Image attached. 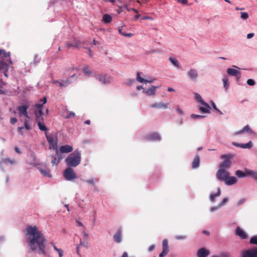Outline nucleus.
<instances>
[{"label": "nucleus", "mask_w": 257, "mask_h": 257, "mask_svg": "<svg viewBox=\"0 0 257 257\" xmlns=\"http://www.w3.org/2000/svg\"><path fill=\"white\" fill-rule=\"evenodd\" d=\"M162 251L159 254V257L165 256L169 252L168 243L167 239H164L162 242Z\"/></svg>", "instance_id": "obj_9"}, {"label": "nucleus", "mask_w": 257, "mask_h": 257, "mask_svg": "<svg viewBox=\"0 0 257 257\" xmlns=\"http://www.w3.org/2000/svg\"><path fill=\"white\" fill-rule=\"evenodd\" d=\"M235 233L237 235L240 237L242 239H245L247 235L246 233L239 227H237L235 230Z\"/></svg>", "instance_id": "obj_20"}, {"label": "nucleus", "mask_w": 257, "mask_h": 257, "mask_svg": "<svg viewBox=\"0 0 257 257\" xmlns=\"http://www.w3.org/2000/svg\"><path fill=\"white\" fill-rule=\"evenodd\" d=\"M248 174L252 176L255 180L257 181V172H253L252 171H248Z\"/></svg>", "instance_id": "obj_40"}, {"label": "nucleus", "mask_w": 257, "mask_h": 257, "mask_svg": "<svg viewBox=\"0 0 257 257\" xmlns=\"http://www.w3.org/2000/svg\"><path fill=\"white\" fill-rule=\"evenodd\" d=\"M82 71L83 73L87 76H89L92 73L91 71L89 69L87 66L84 67Z\"/></svg>", "instance_id": "obj_35"}, {"label": "nucleus", "mask_w": 257, "mask_h": 257, "mask_svg": "<svg viewBox=\"0 0 257 257\" xmlns=\"http://www.w3.org/2000/svg\"><path fill=\"white\" fill-rule=\"evenodd\" d=\"M176 110L180 114L182 115L183 114V110L178 106L177 107Z\"/></svg>", "instance_id": "obj_56"}, {"label": "nucleus", "mask_w": 257, "mask_h": 257, "mask_svg": "<svg viewBox=\"0 0 257 257\" xmlns=\"http://www.w3.org/2000/svg\"><path fill=\"white\" fill-rule=\"evenodd\" d=\"M211 105L213 108V109L215 110H217V108L215 104V103L213 101H211Z\"/></svg>", "instance_id": "obj_60"}, {"label": "nucleus", "mask_w": 257, "mask_h": 257, "mask_svg": "<svg viewBox=\"0 0 257 257\" xmlns=\"http://www.w3.org/2000/svg\"><path fill=\"white\" fill-rule=\"evenodd\" d=\"M27 241L31 250L34 251L39 249L40 253L46 254L45 250L46 239L43 234L35 226H29L26 229Z\"/></svg>", "instance_id": "obj_1"}, {"label": "nucleus", "mask_w": 257, "mask_h": 257, "mask_svg": "<svg viewBox=\"0 0 257 257\" xmlns=\"http://www.w3.org/2000/svg\"><path fill=\"white\" fill-rule=\"evenodd\" d=\"M250 243L257 245V236L252 237L249 241Z\"/></svg>", "instance_id": "obj_39"}, {"label": "nucleus", "mask_w": 257, "mask_h": 257, "mask_svg": "<svg viewBox=\"0 0 257 257\" xmlns=\"http://www.w3.org/2000/svg\"><path fill=\"white\" fill-rule=\"evenodd\" d=\"M46 137L49 144V149H57V136L54 134H48L45 133Z\"/></svg>", "instance_id": "obj_3"}, {"label": "nucleus", "mask_w": 257, "mask_h": 257, "mask_svg": "<svg viewBox=\"0 0 257 257\" xmlns=\"http://www.w3.org/2000/svg\"><path fill=\"white\" fill-rule=\"evenodd\" d=\"M62 154V153H60V151H59L58 149L56 150V155L59 161L64 158Z\"/></svg>", "instance_id": "obj_37"}, {"label": "nucleus", "mask_w": 257, "mask_h": 257, "mask_svg": "<svg viewBox=\"0 0 257 257\" xmlns=\"http://www.w3.org/2000/svg\"><path fill=\"white\" fill-rule=\"evenodd\" d=\"M220 257H231L230 255L227 253H222Z\"/></svg>", "instance_id": "obj_53"}, {"label": "nucleus", "mask_w": 257, "mask_h": 257, "mask_svg": "<svg viewBox=\"0 0 257 257\" xmlns=\"http://www.w3.org/2000/svg\"><path fill=\"white\" fill-rule=\"evenodd\" d=\"M113 239L117 243H120L121 241V231L120 229L117 230L113 235Z\"/></svg>", "instance_id": "obj_21"}, {"label": "nucleus", "mask_w": 257, "mask_h": 257, "mask_svg": "<svg viewBox=\"0 0 257 257\" xmlns=\"http://www.w3.org/2000/svg\"><path fill=\"white\" fill-rule=\"evenodd\" d=\"M76 222L78 226H83V224L81 221L76 220Z\"/></svg>", "instance_id": "obj_63"}, {"label": "nucleus", "mask_w": 257, "mask_h": 257, "mask_svg": "<svg viewBox=\"0 0 257 257\" xmlns=\"http://www.w3.org/2000/svg\"><path fill=\"white\" fill-rule=\"evenodd\" d=\"M222 81L223 83V86L224 88L227 90L229 87V83H228V79L226 77H224L222 79Z\"/></svg>", "instance_id": "obj_36"}, {"label": "nucleus", "mask_w": 257, "mask_h": 257, "mask_svg": "<svg viewBox=\"0 0 257 257\" xmlns=\"http://www.w3.org/2000/svg\"><path fill=\"white\" fill-rule=\"evenodd\" d=\"M59 151L61 153H68L73 151V147L71 146L66 145L61 146Z\"/></svg>", "instance_id": "obj_17"}, {"label": "nucleus", "mask_w": 257, "mask_h": 257, "mask_svg": "<svg viewBox=\"0 0 257 257\" xmlns=\"http://www.w3.org/2000/svg\"><path fill=\"white\" fill-rule=\"evenodd\" d=\"M248 133L249 134H252L253 133L252 130L250 128L248 125H246L244 126L241 130L235 132L233 134V136H235L241 134H243L244 133Z\"/></svg>", "instance_id": "obj_16"}, {"label": "nucleus", "mask_w": 257, "mask_h": 257, "mask_svg": "<svg viewBox=\"0 0 257 257\" xmlns=\"http://www.w3.org/2000/svg\"><path fill=\"white\" fill-rule=\"evenodd\" d=\"M98 179L97 178H92L90 179H88L85 181V182L86 183H87L88 184H90V185H91L92 186H94L95 182H98Z\"/></svg>", "instance_id": "obj_34"}, {"label": "nucleus", "mask_w": 257, "mask_h": 257, "mask_svg": "<svg viewBox=\"0 0 257 257\" xmlns=\"http://www.w3.org/2000/svg\"><path fill=\"white\" fill-rule=\"evenodd\" d=\"M169 103H164L163 102H155L152 104L150 107L152 108L158 109H166L168 108Z\"/></svg>", "instance_id": "obj_13"}, {"label": "nucleus", "mask_w": 257, "mask_h": 257, "mask_svg": "<svg viewBox=\"0 0 257 257\" xmlns=\"http://www.w3.org/2000/svg\"><path fill=\"white\" fill-rule=\"evenodd\" d=\"M209 107H200L199 108V109L204 113H210V111L208 109Z\"/></svg>", "instance_id": "obj_44"}, {"label": "nucleus", "mask_w": 257, "mask_h": 257, "mask_svg": "<svg viewBox=\"0 0 257 257\" xmlns=\"http://www.w3.org/2000/svg\"><path fill=\"white\" fill-rule=\"evenodd\" d=\"M247 84L250 86H253L255 84V81L251 79H249L247 80Z\"/></svg>", "instance_id": "obj_46"}, {"label": "nucleus", "mask_w": 257, "mask_h": 257, "mask_svg": "<svg viewBox=\"0 0 257 257\" xmlns=\"http://www.w3.org/2000/svg\"><path fill=\"white\" fill-rule=\"evenodd\" d=\"M209 254V250L204 247L200 248L197 252L198 257H207Z\"/></svg>", "instance_id": "obj_14"}, {"label": "nucleus", "mask_w": 257, "mask_h": 257, "mask_svg": "<svg viewBox=\"0 0 257 257\" xmlns=\"http://www.w3.org/2000/svg\"><path fill=\"white\" fill-rule=\"evenodd\" d=\"M44 104L43 103L42 104H36L34 106L35 108H36V109H41L42 110L43 108V105Z\"/></svg>", "instance_id": "obj_47"}, {"label": "nucleus", "mask_w": 257, "mask_h": 257, "mask_svg": "<svg viewBox=\"0 0 257 257\" xmlns=\"http://www.w3.org/2000/svg\"><path fill=\"white\" fill-rule=\"evenodd\" d=\"M186 238L185 235H178L175 236V238L177 240H183Z\"/></svg>", "instance_id": "obj_43"}, {"label": "nucleus", "mask_w": 257, "mask_h": 257, "mask_svg": "<svg viewBox=\"0 0 257 257\" xmlns=\"http://www.w3.org/2000/svg\"><path fill=\"white\" fill-rule=\"evenodd\" d=\"M57 252L59 253V257H62L63 256V251L61 249H60L59 250H58V251Z\"/></svg>", "instance_id": "obj_57"}, {"label": "nucleus", "mask_w": 257, "mask_h": 257, "mask_svg": "<svg viewBox=\"0 0 257 257\" xmlns=\"http://www.w3.org/2000/svg\"><path fill=\"white\" fill-rule=\"evenodd\" d=\"M39 171L44 176L50 177L51 176L50 174L49 170H45L43 169H39Z\"/></svg>", "instance_id": "obj_33"}, {"label": "nucleus", "mask_w": 257, "mask_h": 257, "mask_svg": "<svg viewBox=\"0 0 257 257\" xmlns=\"http://www.w3.org/2000/svg\"><path fill=\"white\" fill-rule=\"evenodd\" d=\"M169 60L173 65L178 68H179L180 66L179 65V62L176 58L171 57L169 58Z\"/></svg>", "instance_id": "obj_32"}, {"label": "nucleus", "mask_w": 257, "mask_h": 257, "mask_svg": "<svg viewBox=\"0 0 257 257\" xmlns=\"http://www.w3.org/2000/svg\"><path fill=\"white\" fill-rule=\"evenodd\" d=\"M44 121H37L39 128L41 131H45V133H46V131H47V128L43 123Z\"/></svg>", "instance_id": "obj_28"}, {"label": "nucleus", "mask_w": 257, "mask_h": 257, "mask_svg": "<svg viewBox=\"0 0 257 257\" xmlns=\"http://www.w3.org/2000/svg\"><path fill=\"white\" fill-rule=\"evenodd\" d=\"M200 158L199 156H196L192 162V168H196L199 166Z\"/></svg>", "instance_id": "obj_25"}, {"label": "nucleus", "mask_w": 257, "mask_h": 257, "mask_svg": "<svg viewBox=\"0 0 257 257\" xmlns=\"http://www.w3.org/2000/svg\"><path fill=\"white\" fill-rule=\"evenodd\" d=\"M191 118H192L196 119V118H203V117H204V116H203V115H201L192 114H191Z\"/></svg>", "instance_id": "obj_45"}, {"label": "nucleus", "mask_w": 257, "mask_h": 257, "mask_svg": "<svg viewBox=\"0 0 257 257\" xmlns=\"http://www.w3.org/2000/svg\"><path fill=\"white\" fill-rule=\"evenodd\" d=\"M155 247V245H151L148 248V250L149 251H152V250H153L154 249Z\"/></svg>", "instance_id": "obj_61"}, {"label": "nucleus", "mask_w": 257, "mask_h": 257, "mask_svg": "<svg viewBox=\"0 0 257 257\" xmlns=\"http://www.w3.org/2000/svg\"><path fill=\"white\" fill-rule=\"evenodd\" d=\"M96 79L103 84L109 83L111 80L110 76L107 74L98 75L96 76Z\"/></svg>", "instance_id": "obj_7"}, {"label": "nucleus", "mask_w": 257, "mask_h": 257, "mask_svg": "<svg viewBox=\"0 0 257 257\" xmlns=\"http://www.w3.org/2000/svg\"><path fill=\"white\" fill-rule=\"evenodd\" d=\"M75 113L73 112H70L69 115L66 116V118H70L74 116Z\"/></svg>", "instance_id": "obj_55"}, {"label": "nucleus", "mask_w": 257, "mask_h": 257, "mask_svg": "<svg viewBox=\"0 0 257 257\" xmlns=\"http://www.w3.org/2000/svg\"><path fill=\"white\" fill-rule=\"evenodd\" d=\"M147 139L158 141L160 139V137L158 133H153L149 134L147 137Z\"/></svg>", "instance_id": "obj_23"}, {"label": "nucleus", "mask_w": 257, "mask_h": 257, "mask_svg": "<svg viewBox=\"0 0 257 257\" xmlns=\"http://www.w3.org/2000/svg\"><path fill=\"white\" fill-rule=\"evenodd\" d=\"M233 157V155L231 154L229 155H223L221 156V158L224 159V161L221 163L219 165V169H222L225 170V169H228L230 166L231 162L230 159Z\"/></svg>", "instance_id": "obj_4"}, {"label": "nucleus", "mask_w": 257, "mask_h": 257, "mask_svg": "<svg viewBox=\"0 0 257 257\" xmlns=\"http://www.w3.org/2000/svg\"><path fill=\"white\" fill-rule=\"evenodd\" d=\"M237 181V179L235 177H229L227 176L226 180L224 181L227 185H231L235 184Z\"/></svg>", "instance_id": "obj_22"}, {"label": "nucleus", "mask_w": 257, "mask_h": 257, "mask_svg": "<svg viewBox=\"0 0 257 257\" xmlns=\"http://www.w3.org/2000/svg\"><path fill=\"white\" fill-rule=\"evenodd\" d=\"M34 114L36 117V121H44L43 115V111L41 109H36L34 111Z\"/></svg>", "instance_id": "obj_19"}, {"label": "nucleus", "mask_w": 257, "mask_h": 257, "mask_svg": "<svg viewBox=\"0 0 257 257\" xmlns=\"http://www.w3.org/2000/svg\"><path fill=\"white\" fill-rule=\"evenodd\" d=\"M81 153L78 150H75L65 159V162L70 167H75L80 164Z\"/></svg>", "instance_id": "obj_2"}, {"label": "nucleus", "mask_w": 257, "mask_h": 257, "mask_svg": "<svg viewBox=\"0 0 257 257\" xmlns=\"http://www.w3.org/2000/svg\"><path fill=\"white\" fill-rule=\"evenodd\" d=\"M75 76L74 74H73L72 76H71L68 79L66 80H62L61 82H59V85L60 86H67V85L71 82V81H69V79L72 78Z\"/></svg>", "instance_id": "obj_29"}, {"label": "nucleus", "mask_w": 257, "mask_h": 257, "mask_svg": "<svg viewBox=\"0 0 257 257\" xmlns=\"http://www.w3.org/2000/svg\"><path fill=\"white\" fill-rule=\"evenodd\" d=\"M102 21L104 23H110L112 21V17L108 14H104L102 17Z\"/></svg>", "instance_id": "obj_27"}, {"label": "nucleus", "mask_w": 257, "mask_h": 257, "mask_svg": "<svg viewBox=\"0 0 257 257\" xmlns=\"http://www.w3.org/2000/svg\"><path fill=\"white\" fill-rule=\"evenodd\" d=\"M196 98L198 101H199L202 103V104H203V105L207 107H209V104L203 101V100L202 99L201 96L199 94L197 93L196 94Z\"/></svg>", "instance_id": "obj_31"}, {"label": "nucleus", "mask_w": 257, "mask_h": 257, "mask_svg": "<svg viewBox=\"0 0 257 257\" xmlns=\"http://www.w3.org/2000/svg\"><path fill=\"white\" fill-rule=\"evenodd\" d=\"M226 72L229 75L236 77L238 80L241 77V72L239 71L236 70L235 69L228 68L227 69Z\"/></svg>", "instance_id": "obj_12"}, {"label": "nucleus", "mask_w": 257, "mask_h": 257, "mask_svg": "<svg viewBox=\"0 0 257 257\" xmlns=\"http://www.w3.org/2000/svg\"><path fill=\"white\" fill-rule=\"evenodd\" d=\"M59 160H58L56 156H54L53 157V160H52V164L53 165H56V166H57L58 164H59Z\"/></svg>", "instance_id": "obj_41"}, {"label": "nucleus", "mask_w": 257, "mask_h": 257, "mask_svg": "<svg viewBox=\"0 0 257 257\" xmlns=\"http://www.w3.org/2000/svg\"><path fill=\"white\" fill-rule=\"evenodd\" d=\"M41 101L42 102V103L44 104L47 102V98L46 97H44L41 100Z\"/></svg>", "instance_id": "obj_64"}, {"label": "nucleus", "mask_w": 257, "mask_h": 257, "mask_svg": "<svg viewBox=\"0 0 257 257\" xmlns=\"http://www.w3.org/2000/svg\"><path fill=\"white\" fill-rule=\"evenodd\" d=\"M18 120L16 117H12L10 119V122L12 124H15L17 122Z\"/></svg>", "instance_id": "obj_51"}, {"label": "nucleus", "mask_w": 257, "mask_h": 257, "mask_svg": "<svg viewBox=\"0 0 257 257\" xmlns=\"http://www.w3.org/2000/svg\"><path fill=\"white\" fill-rule=\"evenodd\" d=\"M217 197V196H216V195L215 194H211L210 195V200L212 202H214V200H215V199Z\"/></svg>", "instance_id": "obj_50"}, {"label": "nucleus", "mask_w": 257, "mask_h": 257, "mask_svg": "<svg viewBox=\"0 0 257 257\" xmlns=\"http://www.w3.org/2000/svg\"><path fill=\"white\" fill-rule=\"evenodd\" d=\"M15 150L18 154H21V152L20 151V148L19 147H16L15 148Z\"/></svg>", "instance_id": "obj_62"}, {"label": "nucleus", "mask_w": 257, "mask_h": 257, "mask_svg": "<svg viewBox=\"0 0 257 257\" xmlns=\"http://www.w3.org/2000/svg\"><path fill=\"white\" fill-rule=\"evenodd\" d=\"M160 86H152L151 87L148 89H144L143 92L145 93L148 95H153L156 93V90L157 88H159Z\"/></svg>", "instance_id": "obj_18"}, {"label": "nucleus", "mask_w": 257, "mask_h": 257, "mask_svg": "<svg viewBox=\"0 0 257 257\" xmlns=\"http://www.w3.org/2000/svg\"><path fill=\"white\" fill-rule=\"evenodd\" d=\"M235 174H236V176L239 178H243L245 176V173L240 170H237L236 171Z\"/></svg>", "instance_id": "obj_38"}, {"label": "nucleus", "mask_w": 257, "mask_h": 257, "mask_svg": "<svg viewBox=\"0 0 257 257\" xmlns=\"http://www.w3.org/2000/svg\"><path fill=\"white\" fill-rule=\"evenodd\" d=\"M24 127L23 126H20V127H18L17 130H18V133L21 134V135H24V133L23 132V130L24 129Z\"/></svg>", "instance_id": "obj_49"}, {"label": "nucleus", "mask_w": 257, "mask_h": 257, "mask_svg": "<svg viewBox=\"0 0 257 257\" xmlns=\"http://www.w3.org/2000/svg\"><path fill=\"white\" fill-rule=\"evenodd\" d=\"M241 257H257V247H253L242 251Z\"/></svg>", "instance_id": "obj_6"}, {"label": "nucleus", "mask_w": 257, "mask_h": 257, "mask_svg": "<svg viewBox=\"0 0 257 257\" xmlns=\"http://www.w3.org/2000/svg\"><path fill=\"white\" fill-rule=\"evenodd\" d=\"M80 42L79 41H74L73 43H67L66 45V47L68 48H69L70 47H74L76 48H79V45L80 44Z\"/></svg>", "instance_id": "obj_26"}, {"label": "nucleus", "mask_w": 257, "mask_h": 257, "mask_svg": "<svg viewBox=\"0 0 257 257\" xmlns=\"http://www.w3.org/2000/svg\"><path fill=\"white\" fill-rule=\"evenodd\" d=\"M188 77L192 81H196L198 77V72L195 69L191 68L187 72Z\"/></svg>", "instance_id": "obj_10"}, {"label": "nucleus", "mask_w": 257, "mask_h": 257, "mask_svg": "<svg viewBox=\"0 0 257 257\" xmlns=\"http://www.w3.org/2000/svg\"><path fill=\"white\" fill-rule=\"evenodd\" d=\"M28 106L27 105L19 106L18 108V110L19 112V115L20 116L24 115L26 117L30 118L28 114Z\"/></svg>", "instance_id": "obj_11"}, {"label": "nucleus", "mask_w": 257, "mask_h": 257, "mask_svg": "<svg viewBox=\"0 0 257 257\" xmlns=\"http://www.w3.org/2000/svg\"><path fill=\"white\" fill-rule=\"evenodd\" d=\"M179 3L183 5H186L188 3V0H177Z\"/></svg>", "instance_id": "obj_54"}, {"label": "nucleus", "mask_w": 257, "mask_h": 257, "mask_svg": "<svg viewBox=\"0 0 257 257\" xmlns=\"http://www.w3.org/2000/svg\"><path fill=\"white\" fill-rule=\"evenodd\" d=\"M137 80L141 82V83H143V82H145V83H147V82H148V83H152L153 82L154 80H156V79H154L153 80H146V79H143V78H142L141 76H140V73L139 72H137Z\"/></svg>", "instance_id": "obj_24"}, {"label": "nucleus", "mask_w": 257, "mask_h": 257, "mask_svg": "<svg viewBox=\"0 0 257 257\" xmlns=\"http://www.w3.org/2000/svg\"><path fill=\"white\" fill-rule=\"evenodd\" d=\"M64 176L67 180L71 181L76 178L74 170L70 167L67 168L64 172Z\"/></svg>", "instance_id": "obj_5"}, {"label": "nucleus", "mask_w": 257, "mask_h": 257, "mask_svg": "<svg viewBox=\"0 0 257 257\" xmlns=\"http://www.w3.org/2000/svg\"><path fill=\"white\" fill-rule=\"evenodd\" d=\"M229 175V174L228 172L222 169H219L216 174L217 178L222 181H224L226 180L227 176Z\"/></svg>", "instance_id": "obj_8"}, {"label": "nucleus", "mask_w": 257, "mask_h": 257, "mask_svg": "<svg viewBox=\"0 0 257 257\" xmlns=\"http://www.w3.org/2000/svg\"><path fill=\"white\" fill-rule=\"evenodd\" d=\"M118 32L119 34H121L122 36H124L125 35V33L123 32L122 28H119Z\"/></svg>", "instance_id": "obj_58"}, {"label": "nucleus", "mask_w": 257, "mask_h": 257, "mask_svg": "<svg viewBox=\"0 0 257 257\" xmlns=\"http://www.w3.org/2000/svg\"><path fill=\"white\" fill-rule=\"evenodd\" d=\"M240 17L242 20H245L248 18V15L246 12H241Z\"/></svg>", "instance_id": "obj_42"}, {"label": "nucleus", "mask_w": 257, "mask_h": 257, "mask_svg": "<svg viewBox=\"0 0 257 257\" xmlns=\"http://www.w3.org/2000/svg\"><path fill=\"white\" fill-rule=\"evenodd\" d=\"M232 145L235 147L243 149H250L252 147V142L250 141L248 143L244 144L233 142Z\"/></svg>", "instance_id": "obj_15"}, {"label": "nucleus", "mask_w": 257, "mask_h": 257, "mask_svg": "<svg viewBox=\"0 0 257 257\" xmlns=\"http://www.w3.org/2000/svg\"><path fill=\"white\" fill-rule=\"evenodd\" d=\"M228 201V199L227 198H224L221 203L219 205V207L222 206L224 205Z\"/></svg>", "instance_id": "obj_48"}, {"label": "nucleus", "mask_w": 257, "mask_h": 257, "mask_svg": "<svg viewBox=\"0 0 257 257\" xmlns=\"http://www.w3.org/2000/svg\"><path fill=\"white\" fill-rule=\"evenodd\" d=\"M0 55H3L4 57H7V53H6L4 50L1 49H0Z\"/></svg>", "instance_id": "obj_52"}, {"label": "nucleus", "mask_w": 257, "mask_h": 257, "mask_svg": "<svg viewBox=\"0 0 257 257\" xmlns=\"http://www.w3.org/2000/svg\"><path fill=\"white\" fill-rule=\"evenodd\" d=\"M29 118L26 117V119L23 120V122L24 124V127L25 129L27 131H29L31 130V127L29 124Z\"/></svg>", "instance_id": "obj_30"}, {"label": "nucleus", "mask_w": 257, "mask_h": 257, "mask_svg": "<svg viewBox=\"0 0 257 257\" xmlns=\"http://www.w3.org/2000/svg\"><path fill=\"white\" fill-rule=\"evenodd\" d=\"M254 35V34L253 33H251L247 35V38L249 39L251 38H252Z\"/></svg>", "instance_id": "obj_59"}]
</instances>
